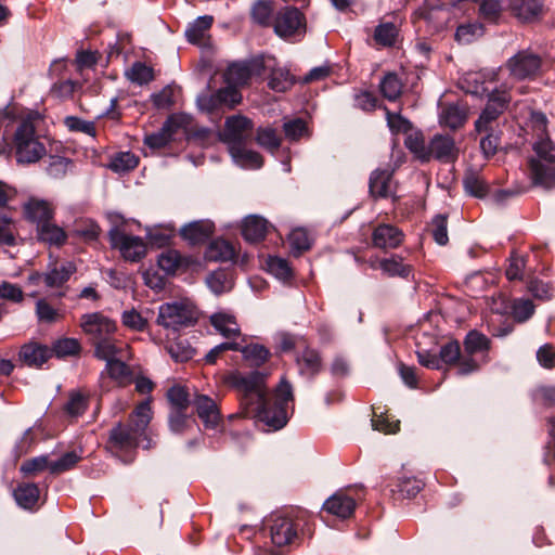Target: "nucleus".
Returning a JSON list of instances; mask_svg holds the SVG:
<instances>
[{
	"mask_svg": "<svg viewBox=\"0 0 555 555\" xmlns=\"http://www.w3.org/2000/svg\"><path fill=\"white\" fill-rule=\"evenodd\" d=\"M126 358H118L105 364L101 376H107L118 387H127L133 383V371L125 361Z\"/></svg>",
	"mask_w": 555,
	"mask_h": 555,
	"instance_id": "nucleus-24",
	"label": "nucleus"
},
{
	"mask_svg": "<svg viewBox=\"0 0 555 555\" xmlns=\"http://www.w3.org/2000/svg\"><path fill=\"white\" fill-rule=\"evenodd\" d=\"M81 460V455L76 451L64 453L59 460L51 461V474L59 475L74 468Z\"/></svg>",
	"mask_w": 555,
	"mask_h": 555,
	"instance_id": "nucleus-62",
	"label": "nucleus"
},
{
	"mask_svg": "<svg viewBox=\"0 0 555 555\" xmlns=\"http://www.w3.org/2000/svg\"><path fill=\"white\" fill-rule=\"evenodd\" d=\"M50 350L53 351V356L56 358H65L70 356H77L81 351V345L76 338H61L55 340L50 347Z\"/></svg>",
	"mask_w": 555,
	"mask_h": 555,
	"instance_id": "nucleus-49",
	"label": "nucleus"
},
{
	"mask_svg": "<svg viewBox=\"0 0 555 555\" xmlns=\"http://www.w3.org/2000/svg\"><path fill=\"white\" fill-rule=\"evenodd\" d=\"M126 76L133 83L145 85L154 79V72L145 63L134 62L126 72Z\"/></svg>",
	"mask_w": 555,
	"mask_h": 555,
	"instance_id": "nucleus-53",
	"label": "nucleus"
},
{
	"mask_svg": "<svg viewBox=\"0 0 555 555\" xmlns=\"http://www.w3.org/2000/svg\"><path fill=\"white\" fill-rule=\"evenodd\" d=\"M509 9L512 14L521 22H533L542 13L540 0H511Z\"/></svg>",
	"mask_w": 555,
	"mask_h": 555,
	"instance_id": "nucleus-30",
	"label": "nucleus"
},
{
	"mask_svg": "<svg viewBox=\"0 0 555 555\" xmlns=\"http://www.w3.org/2000/svg\"><path fill=\"white\" fill-rule=\"evenodd\" d=\"M152 402L153 398L147 396L137 404L129 415L128 422H118L109 429L105 442V449L109 453L121 459L124 453L134 451L138 448L140 439L145 436L153 417Z\"/></svg>",
	"mask_w": 555,
	"mask_h": 555,
	"instance_id": "nucleus-2",
	"label": "nucleus"
},
{
	"mask_svg": "<svg viewBox=\"0 0 555 555\" xmlns=\"http://www.w3.org/2000/svg\"><path fill=\"white\" fill-rule=\"evenodd\" d=\"M511 99V94L506 89L493 90L489 94L485 108L475 121L476 131L482 133L494 130V124L506 111Z\"/></svg>",
	"mask_w": 555,
	"mask_h": 555,
	"instance_id": "nucleus-7",
	"label": "nucleus"
},
{
	"mask_svg": "<svg viewBox=\"0 0 555 555\" xmlns=\"http://www.w3.org/2000/svg\"><path fill=\"white\" fill-rule=\"evenodd\" d=\"M467 119V111L464 106L459 104H449L447 105L441 113L440 120L441 124L451 128L457 129L461 128Z\"/></svg>",
	"mask_w": 555,
	"mask_h": 555,
	"instance_id": "nucleus-42",
	"label": "nucleus"
},
{
	"mask_svg": "<svg viewBox=\"0 0 555 555\" xmlns=\"http://www.w3.org/2000/svg\"><path fill=\"white\" fill-rule=\"evenodd\" d=\"M243 357L250 361L253 365L260 366L267 362L271 356L269 349L262 345L250 344L242 348Z\"/></svg>",
	"mask_w": 555,
	"mask_h": 555,
	"instance_id": "nucleus-57",
	"label": "nucleus"
},
{
	"mask_svg": "<svg viewBox=\"0 0 555 555\" xmlns=\"http://www.w3.org/2000/svg\"><path fill=\"white\" fill-rule=\"evenodd\" d=\"M296 364L299 373L309 378L318 375L323 366L322 357L317 349L306 347L297 357Z\"/></svg>",
	"mask_w": 555,
	"mask_h": 555,
	"instance_id": "nucleus-26",
	"label": "nucleus"
},
{
	"mask_svg": "<svg viewBox=\"0 0 555 555\" xmlns=\"http://www.w3.org/2000/svg\"><path fill=\"white\" fill-rule=\"evenodd\" d=\"M214 23L211 15L197 17L185 29V37L190 43L203 44Z\"/></svg>",
	"mask_w": 555,
	"mask_h": 555,
	"instance_id": "nucleus-32",
	"label": "nucleus"
},
{
	"mask_svg": "<svg viewBox=\"0 0 555 555\" xmlns=\"http://www.w3.org/2000/svg\"><path fill=\"white\" fill-rule=\"evenodd\" d=\"M91 345L94 347L93 356L106 363L118 358H130V356L126 354V351L129 350V346L118 343L114 336L103 338Z\"/></svg>",
	"mask_w": 555,
	"mask_h": 555,
	"instance_id": "nucleus-21",
	"label": "nucleus"
},
{
	"mask_svg": "<svg viewBox=\"0 0 555 555\" xmlns=\"http://www.w3.org/2000/svg\"><path fill=\"white\" fill-rule=\"evenodd\" d=\"M550 160H529L532 181L535 185L552 188L555 185V158Z\"/></svg>",
	"mask_w": 555,
	"mask_h": 555,
	"instance_id": "nucleus-23",
	"label": "nucleus"
},
{
	"mask_svg": "<svg viewBox=\"0 0 555 555\" xmlns=\"http://www.w3.org/2000/svg\"><path fill=\"white\" fill-rule=\"evenodd\" d=\"M298 515L273 514L269 525L272 543L279 547L292 544L298 538Z\"/></svg>",
	"mask_w": 555,
	"mask_h": 555,
	"instance_id": "nucleus-9",
	"label": "nucleus"
},
{
	"mask_svg": "<svg viewBox=\"0 0 555 555\" xmlns=\"http://www.w3.org/2000/svg\"><path fill=\"white\" fill-rule=\"evenodd\" d=\"M192 404L206 428L215 429L219 426L221 423V413L212 398L196 393L192 400Z\"/></svg>",
	"mask_w": 555,
	"mask_h": 555,
	"instance_id": "nucleus-17",
	"label": "nucleus"
},
{
	"mask_svg": "<svg viewBox=\"0 0 555 555\" xmlns=\"http://www.w3.org/2000/svg\"><path fill=\"white\" fill-rule=\"evenodd\" d=\"M534 313V305L530 299H514L512 314L515 321L522 323L529 320Z\"/></svg>",
	"mask_w": 555,
	"mask_h": 555,
	"instance_id": "nucleus-64",
	"label": "nucleus"
},
{
	"mask_svg": "<svg viewBox=\"0 0 555 555\" xmlns=\"http://www.w3.org/2000/svg\"><path fill=\"white\" fill-rule=\"evenodd\" d=\"M14 143L18 163H36L46 154V147L36 138V129L30 120L20 124L14 134Z\"/></svg>",
	"mask_w": 555,
	"mask_h": 555,
	"instance_id": "nucleus-6",
	"label": "nucleus"
},
{
	"mask_svg": "<svg viewBox=\"0 0 555 555\" xmlns=\"http://www.w3.org/2000/svg\"><path fill=\"white\" fill-rule=\"evenodd\" d=\"M296 82L295 77L286 68H274L272 69L268 86L275 92H285L291 89Z\"/></svg>",
	"mask_w": 555,
	"mask_h": 555,
	"instance_id": "nucleus-45",
	"label": "nucleus"
},
{
	"mask_svg": "<svg viewBox=\"0 0 555 555\" xmlns=\"http://www.w3.org/2000/svg\"><path fill=\"white\" fill-rule=\"evenodd\" d=\"M405 147L422 163L429 162L428 144L425 143L421 132L415 131L406 135L404 141Z\"/></svg>",
	"mask_w": 555,
	"mask_h": 555,
	"instance_id": "nucleus-47",
	"label": "nucleus"
},
{
	"mask_svg": "<svg viewBox=\"0 0 555 555\" xmlns=\"http://www.w3.org/2000/svg\"><path fill=\"white\" fill-rule=\"evenodd\" d=\"M109 220L114 223L107 233L112 248L118 249L122 258L128 261H140L146 254V244L143 238L129 235L120 229L118 223H124L121 215L113 214Z\"/></svg>",
	"mask_w": 555,
	"mask_h": 555,
	"instance_id": "nucleus-5",
	"label": "nucleus"
},
{
	"mask_svg": "<svg viewBox=\"0 0 555 555\" xmlns=\"http://www.w3.org/2000/svg\"><path fill=\"white\" fill-rule=\"evenodd\" d=\"M404 241V233L389 223L378 224L372 232V244L379 249H395Z\"/></svg>",
	"mask_w": 555,
	"mask_h": 555,
	"instance_id": "nucleus-19",
	"label": "nucleus"
},
{
	"mask_svg": "<svg viewBox=\"0 0 555 555\" xmlns=\"http://www.w3.org/2000/svg\"><path fill=\"white\" fill-rule=\"evenodd\" d=\"M245 145H234L229 149L233 160L242 167L260 168L263 164L262 156L258 152L246 149Z\"/></svg>",
	"mask_w": 555,
	"mask_h": 555,
	"instance_id": "nucleus-34",
	"label": "nucleus"
},
{
	"mask_svg": "<svg viewBox=\"0 0 555 555\" xmlns=\"http://www.w3.org/2000/svg\"><path fill=\"white\" fill-rule=\"evenodd\" d=\"M356 509V501L343 492H336L323 504V511L338 518L350 517Z\"/></svg>",
	"mask_w": 555,
	"mask_h": 555,
	"instance_id": "nucleus-25",
	"label": "nucleus"
},
{
	"mask_svg": "<svg viewBox=\"0 0 555 555\" xmlns=\"http://www.w3.org/2000/svg\"><path fill=\"white\" fill-rule=\"evenodd\" d=\"M73 168V162L62 156H51L47 167L48 175L52 178L60 179L67 175Z\"/></svg>",
	"mask_w": 555,
	"mask_h": 555,
	"instance_id": "nucleus-63",
	"label": "nucleus"
},
{
	"mask_svg": "<svg viewBox=\"0 0 555 555\" xmlns=\"http://www.w3.org/2000/svg\"><path fill=\"white\" fill-rule=\"evenodd\" d=\"M393 169L377 168L372 171L369 180V192L374 199L387 198L395 194Z\"/></svg>",
	"mask_w": 555,
	"mask_h": 555,
	"instance_id": "nucleus-20",
	"label": "nucleus"
},
{
	"mask_svg": "<svg viewBox=\"0 0 555 555\" xmlns=\"http://www.w3.org/2000/svg\"><path fill=\"white\" fill-rule=\"evenodd\" d=\"M268 232V221L259 216H248L242 227V234L248 242L262 241Z\"/></svg>",
	"mask_w": 555,
	"mask_h": 555,
	"instance_id": "nucleus-31",
	"label": "nucleus"
},
{
	"mask_svg": "<svg viewBox=\"0 0 555 555\" xmlns=\"http://www.w3.org/2000/svg\"><path fill=\"white\" fill-rule=\"evenodd\" d=\"M483 35V26L480 23L462 24L456 28L455 39L460 43H470Z\"/></svg>",
	"mask_w": 555,
	"mask_h": 555,
	"instance_id": "nucleus-60",
	"label": "nucleus"
},
{
	"mask_svg": "<svg viewBox=\"0 0 555 555\" xmlns=\"http://www.w3.org/2000/svg\"><path fill=\"white\" fill-rule=\"evenodd\" d=\"M79 325L91 344L114 336L117 331L116 322L102 312L82 314Z\"/></svg>",
	"mask_w": 555,
	"mask_h": 555,
	"instance_id": "nucleus-8",
	"label": "nucleus"
},
{
	"mask_svg": "<svg viewBox=\"0 0 555 555\" xmlns=\"http://www.w3.org/2000/svg\"><path fill=\"white\" fill-rule=\"evenodd\" d=\"M305 15L297 8H284L278 12L274 18V30L280 37H291L299 31H305Z\"/></svg>",
	"mask_w": 555,
	"mask_h": 555,
	"instance_id": "nucleus-13",
	"label": "nucleus"
},
{
	"mask_svg": "<svg viewBox=\"0 0 555 555\" xmlns=\"http://www.w3.org/2000/svg\"><path fill=\"white\" fill-rule=\"evenodd\" d=\"M403 82L393 72L386 73L379 81V91L388 101H396L402 94Z\"/></svg>",
	"mask_w": 555,
	"mask_h": 555,
	"instance_id": "nucleus-38",
	"label": "nucleus"
},
{
	"mask_svg": "<svg viewBox=\"0 0 555 555\" xmlns=\"http://www.w3.org/2000/svg\"><path fill=\"white\" fill-rule=\"evenodd\" d=\"M215 225L209 220H197L183 225L180 235L191 245L204 244L210 238Z\"/></svg>",
	"mask_w": 555,
	"mask_h": 555,
	"instance_id": "nucleus-22",
	"label": "nucleus"
},
{
	"mask_svg": "<svg viewBox=\"0 0 555 555\" xmlns=\"http://www.w3.org/2000/svg\"><path fill=\"white\" fill-rule=\"evenodd\" d=\"M541 64L542 60L538 54L529 50H522L507 61L506 67L514 78L522 80L535 76L541 68Z\"/></svg>",
	"mask_w": 555,
	"mask_h": 555,
	"instance_id": "nucleus-11",
	"label": "nucleus"
},
{
	"mask_svg": "<svg viewBox=\"0 0 555 555\" xmlns=\"http://www.w3.org/2000/svg\"><path fill=\"white\" fill-rule=\"evenodd\" d=\"M139 164V158L131 152L117 153L108 165V168L115 172H125L134 169Z\"/></svg>",
	"mask_w": 555,
	"mask_h": 555,
	"instance_id": "nucleus-55",
	"label": "nucleus"
},
{
	"mask_svg": "<svg viewBox=\"0 0 555 555\" xmlns=\"http://www.w3.org/2000/svg\"><path fill=\"white\" fill-rule=\"evenodd\" d=\"M459 149L454 139L450 135L436 134L428 143L429 160L436 159L441 163H454L459 157Z\"/></svg>",
	"mask_w": 555,
	"mask_h": 555,
	"instance_id": "nucleus-15",
	"label": "nucleus"
},
{
	"mask_svg": "<svg viewBox=\"0 0 555 555\" xmlns=\"http://www.w3.org/2000/svg\"><path fill=\"white\" fill-rule=\"evenodd\" d=\"M211 326L224 338L234 339L241 336V328L233 314L216 312L209 318Z\"/></svg>",
	"mask_w": 555,
	"mask_h": 555,
	"instance_id": "nucleus-29",
	"label": "nucleus"
},
{
	"mask_svg": "<svg viewBox=\"0 0 555 555\" xmlns=\"http://www.w3.org/2000/svg\"><path fill=\"white\" fill-rule=\"evenodd\" d=\"M37 236L39 241L55 246H63L67 241L65 230L53 222V220L38 227Z\"/></svg>",
	"mask_w": 555,
	"mask_h": 555,
	"instance_id": "nucleus-33",
	"label": "nucleus"
},
{
	"mask_svg": "<svg viewBox=\"0 0 555 555\" xmlns=\"http://www.w3.org/2000/svg\"><path fill=\"white\" fill-rule=\"evenodd\" d=\"M166 349L176 362H186L195 354V350L189 341L180 337L169 341Z\"/></svg>",
	"mask_w": 555,
	"mask_h": 555,
	"instance_id": "nucleus-48",
	"label": "nucleus"
},
{
	"mask_svg": "<svg viewBox=\"0 0 555 555\" xmlns=\"http://www.w3.org/2000/svg\"><path fill=\"white\" fill-rule=\"evenodd\" d=\"M378 267L383 273L389 278L399 276L408 279L413 271L412 266L403 263L402 258L396 255L390 258H383L378 261Z\"/></svg>",
	"mask_w": 555,
	"mask_h": 555,
	"instance_id": "nucleus-36",
	"label": "nucleus"
},
{
	"mask_svg": "<svg viewBox=\"0 0 555 555\" xmlns=\"http://www.w3.org/2000/svg\"><path fill=\"white\" fill-rule=\"evenodd\" d=\"M88 406L89 396L80 390H72L63 410L68 416L78 417L87 411Z\"/></svg>",
	"mask_w": 555,
	"mask_h": 555,
	"instance_id": "nucleus-43",
	"label": "nucleus"
},
{
	"mask_svg": "<svg viewBox=\"0 0 555 555\" xmlns=\"http://www.w3.org/2000/svg\"><path fill=\"white\" fill-rule=\"evenodd\" d=\"M39 494L40 491L36 483H21L14 490L16 503L25 509H31L36 506Z\"/></svg>",
	"mask_w": 555,
	"mask_h": 555,
	"instance_id": "nucleus-39",
	"label": "nucleus"
},
{
	"mask_svg": "<svg viewBox=\"0 0 555 555\" xmlns=\"http://www.w3.org/2000/svg\"><path fill=\"white\" fill-rule=\"evenodd\" d=\"M100 225L92 219H78L75 221L73 234L85 242H96L101 235Z\"/></svg>",
	"mask_w": 555,
	"mask_h": 555,
	"instance_id": "nucleus-44",
	"label": "nucleus"
},
{
	"mask_svg": "<svg viewBox=\"0 0 555 555\" xmlns=\"http://www.w3.org/2000/svg\"><path fill=\"white\" fill-rule=\"evenodd\" d=\"M398 36V29L393 23L379 24L374 31L376 44L382 47H391L395 44Z\"/></svg>",
	"mask_w": 555,
	"mask_h": 555,
	"instance_id": "nucleus-54",
	"label": "nucleus"
},
{
	"mask_svg": "<svg viewBox=\"0 0 555 555\" xmlns=\"http://www.w3.org/2000/svg\"><path fill=\"white\" fill-rule=\"evenodd\" d=\"M268 271L282 281H288L293 276L292 268L287 260L280 257H269L267 260Z\"/></svg>",
	"mask_w": 555,
	"mask_h": 555,
	"instance_id": "nucleus-61",
	"label": "nucleus"
},
{
	"mask_svg": "<svg viewBox=\"0 0 555 555\" xmlns=\"http://www.w3.org/2000/svg\"><path fill=\"white\" fill-rule=\"evenodd\" d=\"M423 480L416 477H400L390 489L392 493H398L402 499L415 498L424 488Z\"/></svg>",
	"mask_w": 555,
	"mask_h": 555,
	"instance_id": "nucleus-40",
	"label": "nucleus"
},
{
	"mask_svg": "<svg viewBox=\"0 0 555 555\" xmlns=\"http://www.w3.org/2000/svg\"><path fill=\"white\" fill-rule=\"evenodd\" d=\"M256 142L263 149L274 152L280 149L282 139L272 127H259L257 129Z\"/></svg>",
	"mask_w": 555,
	"mask_h": 555,
	"instance_id": "nucleus-50",
	"label": "nucleus"
},
{
	"mask_svg": "<svg viewBox=\"0 0 555 555\" xmlns=\"http://www.w3.org/2000/svg\"><path fill=\"white\" fill-rule=\"evenodd\" d=\"M430 233L437 244L441 246L448 244V215L439 214L433 218L430 222Z\"/></svg>",
	"mask_w": 555,
	"mask_h": 555,
	"instance_id": "nucleus-56",
	"label": "nucleus"
},
{
	"mask_svg": "<svg viewBox=\"0 0 555 555\" xmlns=\"http://www.w3.org/2000/svg\"><path fill=\"white\" fill-rule=\"evenodd\" d=\"M17 356L23 365L38 370L53 357V351L47 345L28 341L20 348Z\"/></svg>",
	"mask_w": 555,
	"mask_h": 555,
	"instance_id": "nucleus-14",
	"label": "nucleus"
},
{
	"mask_svg": "<svg viewBox=\"0 0 555 555\" xmlns=\"http://www.w3.org/2000/svg\"><path fill=\"white\" fill-rule=\"evenodd\" d=\"M225 383L237 391L241 405L247 412H255L258 418L274 430L283 428L288 421V404L293 403L294 395L291 383L282 377L273 395L268 397L264 388V376L259 372H232Z\"/></svg>",
	"mask_w": 555,
	"mask_h": 555,
	"instance_id": "nucleus-1",
	"label": "nucleus"
},
{
	"mask_svg": "<svg viewBox=\"0 0 555 555\" xmlns=\"http://www.w3.org/2000/svg\"><path fill=\"white\" fill-rule=\"evenodd\" d=\"M51 465L48 455H39L24 461L21 465V472L26 476H36L43 470L51 473Z\"/></svg>",
	"mask_w": 555,
	"mask_h": 555,
	"instance_id": "nucleus-59",
	"label": "nucleus"
},
{
	"mask_svg": "<svg viewBox=\"0 0 555 555\" xmlns=\"http://www.w3.org/2000/svg\"><path fill=\"white\" fill-rule=\"evenodd\" d=\"M288 243L292 254L300 256L304 251L310 249L311 240L308 232L302 228L294 229L288 235Z\"/></svg>",
	"mask_w": 555,
	"mask_h": 555,
	"instance_id": "nucleus-52",
	"label": "nucleus"
},
{
	"mask_svg": "<svg viewBox=\"0 0 555 555\" xmlns=\"http://www.w3.org/2000/svg\"><path fill=\"white\" fill-rule=\"evenodd\" d=\"M167 399L171 410H188L191 400L185 387L175 385L167 390Z\"/></svg>",
	"mask_w": 555,
	"mask_h": 555,
	"instance_id": "nucleus-58",
	"label": "nucleus"
},
{
	"mask_svg": "<svg viewBox=\"0 0 555 555\" xmlns=\"http://www.w3.org/2000/svg\"><path fill=\"white\" fill-rule=\"evenodd\" d=\"M440 365L455 366L457 373L461 375V362L463 359V351L459 340L452 339L442 345L439 350Z\"/></svg>",
	"mask_w": 555,
	"mask_h": 555,
	"instance_id": "nucleus-35",
	"label": "nucleus"
},
{
	"mask_svg": "<svg viewBox=\"0 0 555 555\" xmlns=\"http://www.w3.org/2000/svg\"><path fill=\"white\" fill-rule=\"evenodd\" d=\"M534 129L539 139L533 143L535 155L530 160H550L551 155L555 158V145L547 135L546 117L543 114L534 116Z\"/></svg>",
	"mask_w": 555,
	"mask_h": 555,
	"instance_id": "nucleus-18",
	"label": "nucleus"
},
{
	"mask_svg": "<svg viewBox=\"0 0 555 555\" xmlns=\"http://www.w3.org/2000/svg\"><path fill=\"white\" fill-rule=\"evenodd\" d=\"M36 315L40 323L52 324L63 319V313L54 308L47 299L41 298L36 302Z\"/></svg>",
	"mask_w": 555,
	"mask_h": 555,
	"instance_id": "nucleus-51",
	"label": "nucleus"
},
{
	"mask_svg": "<svg viewBox=\"0 0 555 555\" xmlns=\"http://www.w3.org/2000/svg\"><path fill=\"white\" fill-rule=\"evenodd\" d=\"M463 186L469 195L478 198H483L489 192V185L481 175L476 171L469 170L463 178Z\"/></svg>",
	"mask_w": 555,
	"mask_h": 555,
	"instance_id": "nucleus-41",
	"label": "nucleus"
},
{
	"mask_svg": "<svg viewBox=\"0 0 555 555\" xmlns=\"http://www.w3.org/2000/svg\"><path fill=\"white\" fill-rule=\"evenodd\" d=\"M75 264L73 262H66L61 264L60 267H53L43 274L36 273L30 279L35 281L37 279L42 278L47 287H60L69 280V278L73 273H75Z\"/></svg>",
	"mask_w": 555,
	"mask_h": 555,
	"instance_id": "nucleus-27",
	"label": "nucleus"
},
{
	"mask_svg": "<svg viewBox=\"0 0 555 555\" xmlns=\"http://www.w3.org/2000/svg\"><path fill=\"white\" fill-rule=\"evenodd\" d=\"M197 320V308L189 300H179L159 306L156 323L167 330L179 331L195 325Z\"/></svg>",
	"mask_w": 555,
	"mask_h": 555,
	"instance_id": "nucleus-4",
	"label": "nucleus"
},
{
	"mask_svg": "<svg viewBox=\"0 0 555 555\" xmlns=\"http://www.w3.org/2000/svg\"><path fill=\"white\" fill-rule=\"evenodd\" d=\"M207 257L214 261H229L235 257V249L230 242L217 238L210 243Z\"/></svg>",
	"mask_w": 555,
	"mask_h": 555,
	"instance_id": "nucleus-46",
	"label": "nucleus"
},
{
	"mask_svg": "<svg viewBox=\"0 0 555 555\" xmlns=\"http://www.w3.org/2000/svg\"><path fill=\"white\" fill-rule=\"evenodd\" d=\"M254 122L246 116L234 115L227 118L224 129L220 134L222 142L228 144V149L234 145L246 144L249 139Z\"/></svg>",
	"mask_w": 555,
	"mask_h": 555,
	"instance_id": "nucleus-10",
	"label": "nucleus"
},
{
	"mask_svg": "<svg viewBox=\"0 0 555 555\" xmlns=\"http://www.w3.org/2000/svg\"><path fill=\"white\" fill-rule=\"evenodd\" d=\"M263 69L262 61L251 60L231 63L224 72V81L233 88L249 83L254 75H260Z\"/></svg>",
	"mask_w": 555,
	"mask_h": 555,
	"instance_id": "nucleus-12",
	"label": "nucleus"
},
{
	"mask_svg": "<svg viewBox=\"0 0 555 555\" xmlns=\"http://www.w3.org/2000/svg\"><path fill=\"white\" fill-rule=\"evenodd\" d=\"M191 258L182 256L177 249L163 250L157 257L158 267L167 274H176L191 264Z\"/></svg>",
	"mask_w": 555,
	"mask_h": 555,
	"instance_id": "nucleus-28",
	"label": "nucleus"
},
{
	"mask_svg": "<svg viewBox=\"0 0 555 555\" xmlns=\"http://www.w3.org/2000/svg\"><path fill=\"white\" fill-rule=\"evenodd\" d=\"M178 119L179 117L177 116L168 118L158 132L145 137L144 143L151 149H162L166 146L171 140L173 126H178Z\"/></svg>",
	"mask_w": 555,
	"mask_h": 555,
	"instance_id": "nucleus-37",
	"label": "nucleus"
},
{
	"mask_svg": "<svg viewBox=\"0 0 555 555\" xmlns=\"http://www.w3.org/2000/svg\"><path fill=\"white\" fill-rule=\"evenodd\" d=\"M23 212L26 220L36 224V229L41 224L52 221L55 215L53 204L47 199L30 197L23 205Z\"/></svg>",
	"mask_w": 555,
	"mask_h": 555,
	"instance_id": "nucleus-16",
	"label": "nucleus"
},
{
	"mask_svg": "<svg viewBox=\"0 0 555 555\" xmlns=\"http://www.w3.org/2000/svg\"><path fill=\"white\" fill-rule=\"evenodd\" d=\"M491 339L477 330L469 331L463 340V359L461 375H468L480 370L490 361Z\"/></svg>",
	"mask_w": 555,
	"mask_h": 555,
	"instance_id": "nucleus-3",
	"label": "nucleus"
}]
</instances>
